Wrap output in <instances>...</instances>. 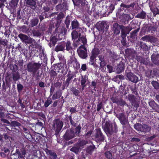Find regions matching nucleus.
Here are the masks:
<instances>
[{
  "instance_id": "f257e3e1",
  "label": "nucleus",
  "mask_w": 159,
  "mask_h": 159,
  "mask_svg": "<svg viewBox=\"0 0 159 159\" xmlns=\"http://www.w3.org/2000/svg\"><path fill=\"white\" fill-rule=\"evenodd\" d=\"M81 128V125L79 124L75 128H71L70 129H67L63 136L64 139L67 141L75 138L76 136H80Z\"/></svg>"
},
{
  "instance_id": "f03ea898",
  "label": "nucleus",
  "mask_w": 159,
  "mask_h": 159,
  "mask_svg": "<svg viewBox=\"0 0 159 159\" xmlns=\"http://www.w3.org/2000/svg\"><path fill=\"white\" fill-rule=\"evenodd\" d=\"M41 66V64L32 61L24 65L25 69L28 72L32 73L34 75Z\"/></svg>"
},
{
  "instance_id": "7ed1b4c3",
  "label": "nucleus",
  "mask_w": 159,
  "mask_h": 159,
  "mask_svg": "<svg viewBox=\"0 0 159 159\" xmlns=\"http://www.w3.org/2000/svg\"><path fill=\"white\" fill-rule=\"evenodd\" d=\"M103 129L108 136L112 135L114 132L117 133L118 131L116 125H114L113 128L112 124L108 121L106 122Z\"/></svg>"
},
{
  "instance_id": "20e7f679",
  "label": "nucleus",
  "mask_w": 159,
  "mask_h": 159,
  "mask_svg": "<svg viewBox=\"0 0 159 159\" xmlns=\"http://www.w3.org/2000/svg\"><path fill=\"white\" fill-rule=\"evenodd\" d=\"M63 125V122L59 118L53 120L52 125V129L55 131L54 134L57 136L59 135Z\"/></svg>"
},
{
  "instance_id": "39448f33",
  "label": "nucleus",
  "mask_w": 159,
  "mask_h": 159,
  "mask_svg": "<svg viewBox=\"0 0 159 159\" xmlns=\"http://www.w3.org/2000/svg\"><path fill=\"white\" fill-rule=\"evenodd\" d=\"M68 29L65 25L62 26L60 30V33H59L58 31L55 32L54 31V34L52 35L50 40H62V38H60V36H63L64 34H66Z\"/></svg>"
},
{
  "instance_id": "423d86ee",
  "label": "nucleus",
  "mask_w": 159,
  "mask_h": 159,
  "mask_svg": "<svg viewBox=\"0 0 159 159\" xmlns=\"http://www.w3.org/2000/svg\"><path fill=\"white\" fill-rule=\"evenodd\" d=\"M116 116L118 119L120 123L122 125L123 129L129 125L128 118L124 113H120L116 114Z\"/></svg>"
},
{
  "instance_id": "0eeeda50",
  "label": "nucleus",
  "mask_w": 159,
  "mask_h": 159,
  "mask_svg": "<svg viewBox=\"0 0 159 159\" xmlns=\"http://www.w3.org/2000/svg\"><path fill=\"white\" fill-rule=\"evenodd\" d=\"M94 138L95 141L98 143H101L105 140V137L101 131L100 128H98L95 129Z\"/></svg>"
},
{
  "instance_id": "6e6552de",
  "label": "nucleus",
  "mask_w": 159,
  "mask_h": 159,
  "mask_svg": "<svg viewBox=\"0 0 159 159\" xmlns=\"http://www.w3.org/2000/svg\"><path fill=\"white\" fill-rule=\"evenodd\" d=\"M72 40H87L86 34L83 31L79 33L75 30H74L71 33Z\"/></svg>"
},
{
  "instance_id": "1a4fd4ad",
  "label": "nucleus",
  "mask_w": 159,
  "mask_h": 159,
  "mask_svg": "<svg viewBox=\"0 0 159 159\" xmlns=\"http://www.w3.org/2000/svg\"><path fill=\"white\" fill-rule=\"evenodd\" d=\"M125 79L133 83H136L139 81L137 76L131 72L130 70H126L125 71Z\"/></svg>"
},
{
  "instance_id": "9d476101",
  "label": "nucleus",
  "mask_w": 159,
  "mask_h": 159,
  "mask_svg": "<svg viewBox=\"0 0 159 159\" xmlns=\"http://www.w3.org/2000/svg\"><path fill=\"white\" fill-rule=\"evenodd\" d=\"M79 57L82 59H86L88 56L87 48L85 46L81 45L77 50Z\"/></svg>"
},
{
  "instance_id": "9b49d317",
  "label": "nucleus",
  "mask_w": 159,
  "mask_h": 159,
  "mask_svg": "<svg viewBox=\"0 0 159 159\" xmlns=\"http://www.w3.org/2000/svg\"><path fill=\"white\" fill-rule=\"evenodd\" d=\"M96 26L98 31L103 32L107 30L109 27L108 24L104 21L97 22Z\"/></svg>"
},
{
  "instance_id": "f8f14e48",
  "label": "nucleus",
  "mask_w": 159,
  "mask_h": 159,
  "mask_svg": "<svg viewBox=\"0 0 159 159\" xmlns=\"http://www.w3.org/2000/svg\"><path fill=\"white\" fill-rule=\"evenodd\" d=\"M136 54V51L133 49L127 48L125 50V56L127 58L133 59L135 58Z\"/></svg>"
},
{
  "instance_id": "ddd939ff",
  "label": "nucleus",
  "mask_w": 159,
  "mask_h": 159,
  "mask_svg": "<svg viewBox=\"0 0 159 159\" xmlns=\"http://www.w3.org/2000/svg\"><path fill=\"white\" fill-rule=\"evenodd\" d=\"M50 75L51 77L54 78L57 76L61 69V66L59 64L54 65L51 68Z\"/></svg>"
},
{
  "instance_id": "4468645a",
  "label": "nucleus",
  "mask_w": 159,
  "mask_h": 159,
  "mask_svg": "<svg viewBox=\"0 0 159 159\" xmlns=\"http://www.w3.org/2000/svg\"><path fill=\"white\" fill-rule=\"evenodd\" d=\"M17 154L18 156H16V157H13V159H17L19 158L20 159H24L26 154V150L24 148L16 149L15 153H13L14 155Z\"/></svg>"
},
{
  "instance_id": "2eb2a0df",
  "label": "nucleus",
  "mask_w": 159,
  "mask_h": 159,
  "mask_svg": "<svg viewBox=\"0 0 159 159\" xmlns=\"http://www.w3.org/2000/svg\"><path fill=\"white\" fill-rule=\"evenodd\" d=\"M138 126V128L139 129V130L142 132L147 133L149 132L151 130V127L146 124L143 125H139V124H137L134 125L135 128L137 129L136 127Z\"/></svg>"
},
{
  "instance_id": "dca6fc26",
  "label": "nucleus",
  "mask_w": 159,
  "mask_h": 159,
  "mask_svg": "<svg viewBox=\"0 0 159 159\" xmlns=\"http://www.w3.org/2000/svg\"><path fill=\"white\" fill-rule=\"evenodd\" d=\"M123 25H120L117 23H115L113 24L112 27V30L114 34L117 35L120 33V30H122Z\"/></svg>"
},
{
  "instance_id": "f3484780",
  "label": "nucleus",
  "mask_w": 159,
  "mask_h": 159,
  "mask_svg": "<svg viewBox=\"0 0 159 159\" xmlns=\"http://www.w3.org/2000/svg\"><path fill=\"white\" fill-rule=\"evenodd\" d=\"M48 157H49L50 159H57V156L56 153L53 151L49 150L47 148L44 149Z\"/></svg>"
},
{
  "instance_id": "a211bd4d",
  "label": "nucleus",
  "mask_w": 159,
  "mask_h": 159,
  "mask_svg": "<svg viewBox=\"0 0 159 159\" xmlns=\"http://www.w3.org/2000/svg\"><path fill=\"white\" fill-rule=\"evenodd\" d=\"M128 99L129 102L134 105V107L137 108L139 105L138 103H136V97L134 95L131 94H129L128 95Z\"/></svg>"
},
{
  "instance_id": "6ab92c4d",
  "label": "nucleus",
  "mask_w": 159,
  "mask_h": 159,
  "mask_svg": "<svg viewBox=\"0 0 159 159\" xmlns=\"http://www.w3.org/2000/svg\"><path fill=\"white\" fill-rule=\"evenodd\" d=\"M76 76V75L74 73L72 72L70 70H69L68 74L66 75L67 78L65 81L66 82V84H70L71 82L72 79Z\"/></svg>"
},
{
  "instance_id": "aec40b11",
  "label": "nucleus",
  "mask_w": 159,
  "mask_h": 159,
  "mask_svg": "<svg viewBox=\"0 0 159 159\" xmlns=\"http://www.w3.org/2000/svg\"><path fill=\"white\" fill-rule=\"evenodd\" d=\"M88 76L86 75H82L81 76L80 84L82 86V91L84 90V88L86 86V83L88 80Z\"/></svg>"
},
{
  "instance_id": "412c9836",
  "label": "nucleus",
  "mask_w": 159,
  "mask_h": 159,
  "mask_svg": "<svg viewBox=\"0 0 159 159\" xmlns=\"http://www.w3.org/2000/svg\"><path fill=\"white\" fill-rule=\"evenodd\" d=\"M26 6L28 7H30L32 8L34 7V9L36 8V1L35 0H25Z\"/></svg>"
},
{
  "instance_id": "4be33fe9",
  "label": "nucleus",
  "mask_w": 159,
  "mask_h": 159,
  "mask_svg": "<svg viewBox=\"0 0 159 159\" xmlns=\"http://www.w3.org/2000/svg\"><path fill=\"white\" fill-rule=\"evenodd\" d=\"M75 6L78 7L84 6L86 4V1L85 0H72Z\"/></svg>"
},
{
  "instance_id": "5701e85b",
  "label": "nucleus",
  "mask_w": 159,
  "mask_h": 159,
  "mask_svg": "<svg viewBox=\"0 0 159 159\" xmlns=\"http://www.w3.org/2000/svg\"><path fill=\"white\" fill-rule=\"evenodd\" d=\"M116 5L112 2H110L109 5L106 6V13H108V14L112 13L115 8V6Z\"/></svg>"
},
{
  "instance_id": "b1692460",
  "label": "nucleus",
  "mask_w": 159,
  "mask_h": 159,
  "mask_svg": "<svg viewBox=\"0 0 159 159\" xmlns=\"http://www.w3.org/2000/svg\"><path fill=\"white\" fill-rule=\"evenodd\" d=\"M65 42H62L60 44H59L56 46L54 50L57 52L60 51H63L65 49Z\"/></svg>"
},
{
  "instance_id": "393cba45",
  "label": "nucleus",
  "mask_w": 159,
  "mask_h": 159,
  "mask_svg": "<svg viewBox=\"0 0 159 159\" xmlns=\"http://www.w3.org/2000/svg\"><path fill=\"white\" fill-rule=\"evenodd\" d=\"M80 25V23L77 20L74 19L71 22L72 30L75 29L78 30V29H80V28L79 27Z\"/></svg>"
},
{
  "instance_id": "a878e982",
  "label": "nucleus",
  "mask_w": 159,
  "mask_h": 159,
  "mask_svg": "<svg viewBox=\"0 0 159 159\" xmlns=\"http://www.w3.org/2000/svg\"><path fill=\"white\" fill-rule=\"evenodd\" d=\"M135 58L138 62H140L141 63L146 65L148 64V62L145 58L143 57V56H141L136 55Z\"/></svg>"
},
{
  "instance_id": "bb28decb",
  "label": "nucleus",
  "mask_w": 159,
  "mask_h": 159,
  "mask_svg": "<svg viewBox=\"0 0 159 159\" xmlns=\"http://www.w3.org/2000/svg\"><path fill=\"white\" fill-rule=\"evenodd\" d=\"M62 93V92L60 89L57 90L55 93L53 95L52 97V99L53 100H55L61 97Z\"/></svg>"
},
{
  "instance_id": "cd10ccee",
  "label": "nucleus",
  "mask_w": 159,
  "mask_h": 159,
  "mask_svg": "<svg viewBox=\"0 0 159 159\" xmlns=\"http://www.w3.org/2000/svg\"><path fill=\"white\" fill-rule=\"evenodd\" d=\"M43 124L39 120L36 123V124L34 127L35 128V130L36 132H39L40 130H41L43 127Z\"/></svg>"
},
{
  "instance_id": "c85d7f7f",
  "label": "nucleus",
  "mask_w": 159,
  "mask_h": 159,
  "mask_svg": "<svg viewBox=\"0 0 159 159\" xmlns=\"http://www.w3.org/2000/svg\"><path fill=\"white\" fill-rule=\"evenodd\" d=\"M151 60L154 64L159 66V54H157L156 55H152Z\"/></svg>"
},
{
  "instance_id": "c756f323",
  "label": "nucleus",
  "mask_w": 159,
  "mask_h": 159,
  "mask_svg": "<svg viewBox=\"0 0 159 159\" xmlns=\"http://www.w3.org/2000/svg\"><path fill=\"white\" fill-rule=\"evenodd\" d=\"M13 80L14 81H16L19 80L20 78V75L18 71H12L11 73Z\"/></svg>"
},
{
  "instance_id": "7c9ffc66",
  "label": "nucleus",
  "mask_w": 159,
  "mask_h": 159,
  "mask_svg": "<svg viewBox=\"0 0 159 159\" xmlns=\"http://www.w3.org/2000/svg\"><path fill=\"white\" fill-rule=\"evenodd\" d=\"M11 125L13 129H16L17 130L19 129V128L20 129L21 125L20 123L16 121H12L11 122Z\"/></svg>"
},
{
  "instance_id": "2f4dec72",
  "label": "nucleus",
  "mask_w": 159,
  "mask_h": 159,
  "mask_svg": "<svg viewBox=\"0 0 159 159\" xmlns=\"http://www.w3.org/2000/svg\"><path fill=\"white\" fill-rule=\"evenodd\" d=\"M146 12L142 10L140 12L137 14L135 17L141 19H145L146 18Z\"/></svg>"
},
{
  "instance_id": "473e14b6",
  "label": "nucleus",
  "mask_w": 159,
  "mask_h": 159,
  "mask_svg": "<svg viewBox=\"0 0 159 159\" xmlns=\"http://www.w3.org/2000/svg\"><path fill=\"white\" fill-rule=\"evenodd\" d=\"M95 148V147L93 145L89 146L87 147L86 149V152L88 154L91 155Z\"/></svg>"
},
{
  "instance_id": "72a5a7b5",
  "label": "nucleus",
  "mask_w": 159,
  "mask_h": 159,
  "mask_svg": "<svg viewBox=\"0 0 159 159\" xmlns=\"http://www.w3.org/2000/svg\"><path fill=\"white\" fill-rule=\"evenodd\" d=\"M124 66L122 63H120L117 65L116 68V71L118 73L122 72L124 70Z\"/></svg>"
},
{
  "instance_id": "f704fd0d",
  "label": "nucleus",
  "mask_w": 159,
  "mask_h": 159,
  "mask_svg": "<svg viewBox=\"0 0 159 159\" xmlns=\"http://www.w3.org/2000/svg\"><path fill=\"white\" fill-rule=\"evenodd\" d=\"M100 51L99 49L97 48H94L91 52V56L96 58L98 55L99 54Z\"/></svg>"
},
{
  "instance_id": "c9c22d12",
  "label": "nucleus",
  "mask_w": 159,
  "mask_h": 159,
  "mask_svg": "<svg viewBox=\"0 0 159 159\" xmlns=\"http://www.w3.org/2000/svg\"><path fill=\"white\" fill-rule=\"evenodd\" d=\"M20 129L23 132H24L25 134L26 135H30L31 136L30 134V129H28L27 127H26L25 126L21 125V127H20ZM27 135H26L25 137L26 138Z\"/></svg>"
},
{
  "instance_id": "e433bc0d",
  "label": "nucleus",
  "mask_w": 159,
  "mask_h": 159,
  "mask_svg": "<svg viewBox=\"0 0 159 159\" xmlns=\"http://www.w3.org/2000/svg\"><path fill=\"white\" fill-rule=\"evenodd\" d=\"M39 21V19L37 18H35L31 20L30 25V27H33L36 26L38 23Z\"/></svg>"
},
{
  "instance_id": "4c0bfd02",
  "label": "nucleus",
  "mask_w": 159,
  "mask_h": 159,
  "mask_svg": "<svg viewBox=\"0 0 159 159\" xmlns=\"http://www.w3.org/2000/svg\"><path fill=\"white\" fill-rule=\"evenodd\" d=\"M70 90L72 92V94L76 97H78L80 96V92L79 90L77 89L75 87H72Z\"/></svg>"
},
{
  "instance_id": "58836bf2",
  "label": "nucleus",
  "mask_w": 159,
  "mask_h": 159,
  "mask_svg": "<svg viewBox=\"0 0 159 159\" xmlns=\"http://www.w3.org/2000/svg\"><path fill=\"white\" fill-rule=\"evenodd\" d=\"M66 5L64 3L60 4L56 6V9L57 11H61L65 7H66Z\"/></svg>"
},
{
  "instance_id": "ea45409f",
  "label": "nucleus",
  "mask_w": 159,
  "mask_h": 159,
  "mask_svg": "<svg viewBox=\"0 0 159 159\" xmlns=\"http://www.w3.org/2000/svg\"><path fill=\"white\" fill-rule=\"evenodd\" d=\"M117 12L122 17L124 18V19H123V20L126 21L129 19V15L125 14H123V13H121V10H119Z\"/></svg>"
},
{
  "instance_id": "a19ab883",
  "label": "nucleus",
  "mask_w": 159,
  "mask_h": 159,
  "mask_svg": "<svg viewBox=\"0 0 159 159\" xmlns=\"http://www.w3.org/2000/svg\"><path fill=\"white\" fill-rule=\"evenodd\" d=\"M70 20L71 17L69 16H67L66 18V20L65 21L64 23L66 25V28L67 29L69 28V25L70 22Z\"/></svg>"
},
{
  "instance_id": "79ce46f5",
  "label": "nucleus",
  "mask_w": 159,
  "mask_h": 159,
  "mask_svg": "<svg viewBox=\"0 0 159 159\" xmlns=\"http://www.w3.org/2000/svg\"><path fill=\"white\" fill-rule=\"evenodd\" d=\"M19 0H11L9 4L12 8H14L17 6Z\"/></svg>"
},
{
  "instance_id": "37998d69",
  "label": "nucleus",
  "mask_w": 159,
  "mask_h": 159,
  "mask_svg": "<svg viewBox=\"0 0 159 159\" xmlns=\"http://www.w3.org/2000/svg\"><path fill=\"white\" fill-rule=\"evenodd\" d=\"M96 58L91 56L90 58L89 63L90 64L93 66L94 67H97V66L94 61L95 59Z\"/></svg>"
},
{
  "instance_id": "c03bdc74",
  "label": "nucleus",
  "mask_w": 159,
  "mask_h": 159,
  "mask_svg": "<svg viewBox=\"0 0 159 159\" xmlns=\"http://www.w3.org/2000/svg\"><path fill=\"white\" fill-rule=\"evenodd\" d=\"M52 99L50 97H48L44 103V106L46 108L48 107L52 103Z\"/></svg>"
},
{
  "instance_id": "a18cd8bd",
  "label": "nucleus",
  "mask_w": 159,
  "mask_h": 159,
  "mask_svg": "<svg viewBox=\"0 0 159 159\" xmlns=\"http://www.w3.org/2000/svg\"><path fill=\"white\" fill-rule=\"evenodd\" d=\"M151 84L155 89L157 90L159 89V83L157 81L152 80V81Z\"/></svg>"
},
{
  "instance_id": "49530a36",
  "label": "nucleus",
  "mask_w": 159,
  "mask_h": 159,
  "mask_svg": "<svg viewBox=\"0 0 159 159\" xmlns=\"http://www.w3.org/2000/svg\"><path fill=\"white\" fill-rule=\"evenodd\" d=\"M66 49L67 51H69L72 49L71 46V43L69 41H68L66 43L65 42Z\"/></svg>"
},
{
  "instance_id": "de8ad7c7",
  "label": "nucleus",
  "mask_w": 159,
  "mask_h": 159,
  "mask_svg": "<svg viewBox=\"0 0 159 159\" xmlns=\"http://www.w3.org/2000/svg\"><path fill=\"white\" fill-rule=\"evenodd\" d=\"M18 36L21 40H29L28 39V37L27 35L22 34H19ZM29 40H32V39L30 38Z\"/></svg>"
},
{
  "instance_id": "09e8293b",
  "label": "nucleus",
  "mask_w": 159,
  "mask_h": 159,
  "mask_svg": "<svg viewBox=\"0 0 159 159\" xmlns=\"http://www.w3.org/2000/svg\"><path fill=\"white\" fill-rule=\"evenodd\" d=\"M123 27L122 28V30L127 34H129L131 29L129 27H125L123 25Z\"/></svg>"
},
{
  "instance_id": "8fccbe9b",
  "label": "nucleus",
  "mask_w": 159,
  "mask_h": 159,
  "mask_svg": "<svg viewBox=\"0 0 159 159\" xmlns=\"http://www.w3.org/2000/svg\"><path fill=\"white\" fill-rule=\"evenodd\" d=\"M105 157L108 159H112V157L111 153L109 151L106 152L104 153Z\"/></svg>"
},
{
  "instance_id": "3c124183",
  "label": "nucleus",
  "mask_w": 159,
  "mask_h": 159,
  "mask_svg": "<svg viewBox=\"0 0 159 159\" xmlns=\"http://www.w3.org/2000/svg\"><path fill=\"white\" fill-rule=\"evenodd\" d=\"M150 72L152 74H153L154 76L159 75V70L158 69H153L152 71V70Z\"/></svg>"
},
{
  "instance_id": "603ef678",
  "label": "nucleus",
  "mask_w": 159,
  "mask_h": 159,
  "mask_svg": "<svg viewBox=\"0 0 159 159\" xmlns=\"http://www.w3.org/2000/svg\"><path fill=\"white\" fill-rule=\"evenodd\" d=\"M80 148L78 147H73L70 149V151L75 152L76 154H78L79 152Z\"/></svg>"
},
{
  "instance_id": "864d4df0",
  "label": "nucleus",
  "mask_w": 159,
  "mask_h": 159,
  "mask_svg": "<svg viewBox=\"0 0 159 159\" xmlns=\"http://www.w3.org/2000/svg\"><path fill=\"white\" fill-rule=\"evenodd\" d=\"M74 61L76 64L75 65H73L74 67L76 69H78L80 68V65L79 62L78 61L77 59L76 58H75Z\"/></svg>"
},
{
  "instance_id": "5fc2aeb1",
  "label": "nucleus",
  "mask_w": 159,
  "mask_h": 159,
  "mask_svg": "<svg viewBox=\"0 0 159 159\" xmlns=\"http://www.w3.org/2000/svg\"><path fill=\"white\" fill-rule=\"evenodd\" d=\"M69 118L70 122V124L73 126L76 127L77 125V123H75L73 120L72 118V116L71 115H70L69 116Z\"/></svg>"
},
{
  "instance_id": "6e6d98bb",
  "label": "nucleus",
  "mask_w": 159,
  "mask_h": 159,
  "mask_svg": "<svg viewBox=\"0 0 159 159\" xmlns=\"http://www.w3.org/2000/svg\"><path fill=\"white\" fill-rule=\"evenodd\" d=\"M157 27L154 26H150L148 27V31H156Z\"/></svg>"
},
{
  "instance_id": "4d7b16f0",
  "label": "nucleus",
  "mask_w": 159,
  "mask_h": 159,
  "mask_svg": "<svg viewBox=\"0 0 159 159\" xmlns=\"http://www.w3.org/2000/svg\"><path fill=\"white\" fill-rule=\"evenodd\" d=\"M64 16V14L61 12H60L56 16V20H61Z\"/></svg>"
},
{
  "instance_id": "13d9d810",
  "label": "nucleus",
  "mask_w": 159,
  "mask_h": 159,
  "mask_svg": "<svg viewBox=\"0 0 159 159\" xmlns=\"http://www.w3.org/2000/svg\"><path fill=\"white\" fill-rule=\"evenodd\" d=\"M17 88L18 92L20 93L23 89V86L22 84L19 83L17 85Z\"/></svg>"
},
{
  "instance_id": "bf43d9fd",
  "label": "nucleus",
  "mask_w": 159,
  "mask_h": 159,
  "mask_svg": "<svg viewBox=\"0 0 159 159\" xmlns=\"http://www.w3.org/2000/svg\"><path fill=\"white\" fill-rule=\"evenodd\" d=\"M62 20H57V23L55 25L56 28L55 29V32H56L58 31V28L60 26V24L61 23Z\"/></svg>"
},
{
  "instance_id": "052dcab7",
  "label": "nucleus",
  "mask_w": 159,
  "mask_h": 159,
  "mask_svg": "<svg viewBox=\"0 0 159 159\" xmlns=\"http://www.w3.org/2000/svg\"><path fill=\"white\" fill-rule=\"evenodd\" d=\"M111 100L113 103H116L117 104L119 102V99L116 97H112L111 98Z\"/></svg>"
},
{
  "instance_id": "680f3d73",
  "label": "nucleus",
  "mask_w": 159,
  "mask_h": 159,
  "mask_svg": "<svg viewBox=\"0 0 159 159\" xmlns=\"http://www.w3.org/2000/svg\"><path fill=\"white\" fill-rule=\"evenodd\" d=\"M149 104L150 106L153 109H154L157 105V104L154 100L150 101L149 102Z\"/></svg>"
},
{
  "instance_id": "e2e57ef3",
  "label": "nucleus",
  "mask_w": 159,
  "mask_h": 159,
  "mask_svg": "<svg viewBox=\"0 0 159 159\" xmlns=\"http://www.w3.org/2000/svg\"><path fill=\"white\" fill-rule=\"evenodd\" d=\"M55 27L54 25L52 24H50L49 25V28L48 30V33H51L52 32V30L54 29Z\"/></svg>"
},
{
  "instance_id": "0e129e2a",
  "label": "nucleus",
  "mask_w": 159,
  "mask_h": 159,
  "mask_svg": "<svg viewBox=\"0 0 159 159\" xmlns=\"http://www.w3.org/2000/svg\"><path fill=\"white\" fill-rule=\"evenodd\" d=\"M50 41L48 43V45L51 48L52 46H54L56 44L57 40H49Z\"/></svg>"
},
{
  "instance_id": "69168bd1",
  "label": "nucleus",
  "mask_w": 159,
  "mask_h": 159,
  "mask_svg": "<svg viewBox=\"0 0 159 159\" xmlns=\"http://www.w3.org/2000/svg\"><path fill=\"white\" fill-rule=\"evenodd\" d=\"M20 29L23 32L25 33H26L28 30V29L26 26L24 25L21 27Z\"/></svg>"
},
{
  "instance_id": "338daca9",
  "label": "nucleus",
  "mask_w": 159,
  "mask_h": 159,
  "mask_svg": "<svg viewBox=\"0 0 159 159\" xmlns=\"http://www.w3.org/2000/svg\"><path fill=\"white\" fill-rule=\"evenodd\" d=\"M76 107V106L75 107H71L70 108L69 111L71 113L70 115H71L72 113H75L77 111Z\"/></svg>"
},
{
  "instance_id": "774afa93",
  "label": "nucleus",
  "mask_w": 159,
  "mask_h": 159,
  "mask_svg": "<svg viewBox=\"0 0 159 159\" xmlns=\"http://www.w3.org/2000/svg\"><path fill=\"white\" fill-rule=\"evenodd\" d=\"M126 102L123 99H121L120 100H119V102L117 104L118 105H119L120 106L122 107L124 106Z\"/></svg>"
}]
</instances>
